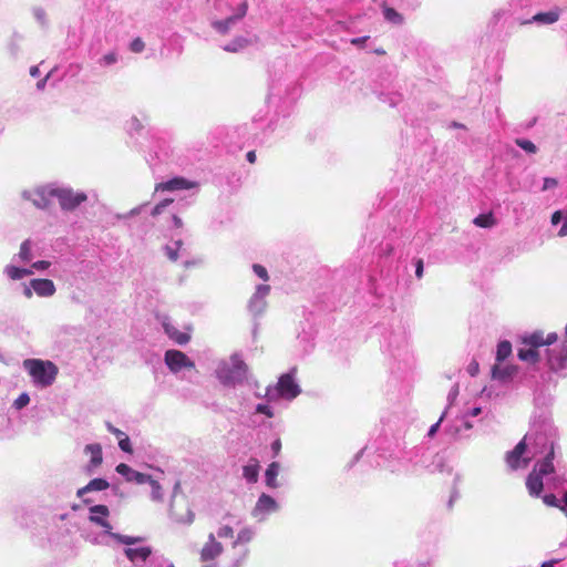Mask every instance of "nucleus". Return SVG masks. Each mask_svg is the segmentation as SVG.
<instances>
[{
	"instance_id": "f257e3e1",
	"label": "nucleus",
	"mask_w": 567,
	"mask_h": 567,
	"mask_svg": "<svg viewBox=\"0 0 567 567\" xmlns=\"http://www.w3.org/2000/svg\"><path fill=\"white\" fill-rule=\"evenodd\" d=\"M34 382L48 386L52 384L58 374V368L51 361H42L40 359H27L23 362Z\"/></svg>"
},
{
	"instance_id": "f03ea898",
	"label": "nucleus",
	"mask_w": 567,
	"mask_h": 567,
	"mask_svg": "<svg viewBox=\"0 0 567 567\" xmlns=\"http://www.w3.org/2000/svg\"><path fill=\"white\" fill-rule=\"evenodd\" d=\"M52 194L59 200L63 210H74L87 199L85 193L74 192L72 188H54Z\"/></svg>"
},
{
	"instance_id": "7ed1b4c3",
	"label": "nucleus",
	"mask_w": 567,
	"mask_h": 567,
	"mask_svg": "<svg viewBox=\"0 0 567 567\" xmlns=\"http://www.w3.org/2000/svg\"><path fill=\"white\" fill-rule=\"evenodd\" d=\"M115 470L120 475L124 476L127 482H135L137 484L148 483L152 486L154 493L158 494L161 485L157 481L153 480L151 475L137 472L125 463L118 464Z\"/></svg>"
},
{
	"instance_id": "20e7f679",
	"label": "nucleus",
	"mask_w": 567,
	"mask_h": 567,
	"mask_svg": "<svg viewBox=\"0 0 567 567\" xmlns=\"http://www.w3.org/2000/svg\"><path fill=\"white\" fill-rule=\"evenodd\" d=\"M527 450L526 436L519 441L516 446L506 453L505 462L508 467L513 471L518 470L519 467H526L529 464L530 458L523 457L524 453Z\"/></svg>"
},
{
	"instance_id": "39448f33",
	"label": "nucleus",
	"mask_w": 567,
	"mask_h": 567,
	"mask_svg": "<svg viewBox=\"0 0 567 567\" xmlns=\"http://www.w3.org/2000/svg\"><path fill=\"white\" fill-rule=\"evenodd\" d=\"M165 363L173 372H178L183 368H195V363L184 352L178 350H167L165 352Z\"/></svg>"
},
{
	"instance_id": "423d86ee",
	"label": "nucleus",
	"mask_w": 567,
	"mask_h": 567,
	"mask_svg": "<svg viewBox=\"0 0 567 567\" xmlns=\"http://www.w3.org/2000/svg\"><path fill=\"white\" fill-rule=\"evenodd\" d=\"M248 10V3L247 1H243L238 8L235 14L224 19V20H217L212 23L213 28L218 31L221 34H227L230 30V28L239 20H241L246 14Z\"/></svg>"
},
{
	"instance_id": "0eeeda50",
	"label": "nucleus",
	"mask_w": 567,
	"mask_h": 567,
	"mask_svg": "<svg viewBox=\"0 0 567 567\" xmlns=\"http://www.w3.org/2000/svg\"><path fill=\"white\" fill-rule=\"evenodd\" d=\"M557 333L550 332L547 336H544L543 331H534L533 333L523 337L522 343L538 349L543 346H550L557 341Z\"/></svg>"
},
{
	"instance_id": "6e6552de",
	"label": "nucleus",
	"mask_w": 567,
	"mask_h": 567,
	"mask_svg": "<svg viewBox=\"0 0 567 567\" xmlns=\"http://www.w3.org/2000/svg\"><path fill=\"white\" fill-rule=\"evenodd\" d=\"M277 391L280 396L289 400L295 399L300 393L298 384L289 373L282 374L279 378L277 383Z\"/></svg>"
},
{
	"instance_id": "1a4fd4ad",
	"label": "nucleus",
	"mask_w": 567,
	"mask_h": 567,
	"mask_svg": "<svg viewBox=\"0 0 567 567\" xmlns=\"http://www.w3.org/2000/svg\"><path fill=\"white\" fill-rule=\"evenodd\" d=\"M224 550L223 545L216 540L214 534L208 535L207 543L203 546L200 550V559L202 561H209L217 558Z\"/></svg>"
},
{
	"instance_id": "9d476101",
	"label": "nucleus",
	"mask_w": 567,
	"mask_h": 567,
	"mask_svg": "<svg viewBox=\"0 0 567 567\" xmlns=\"http://www.w3.org/2000/svg\"><path fill=\"white\" fill-rule=\"evenodd\" d=\"M197 186V183L189 182L184 177H175L171 181L158 183L155 186V190H178V189H190Z\"/></svg>"
},
{
	"instance_id": "9b49d317",
	"label": "nucleus",
	"mask_w": 567,
	"mask_h": 567,
	"mask_svg": "<svg viewBox=\"0 0 567 567\" xmlns=\"http://www.w3.org/2000/svg\"><path fill=\"white\" fill-rule=\"evenodd\" d=\"M90 522L105 528L111 529V524L106 520L110 515V511L106 505H94L90 508Z\"/></svg>"
},
{
	"instance_id": "f8f14e48",
	"label": "nucleus",
	"mask_w": 567,
	"mask_h": 567,
	"mask_svg": "<svg viewBox=\"0 0 567 567\" xmlns=\"http://www.w3.org/2000/svg\"><path fill=\"white\" fill-rule=\"evenodd\" d=\"M52 189L53 188L51 187H41L35 189L31 197L33 205L42 209L50 207V199L51 197H54L52 194Z\"/></svg>"
},
{
	"instance_id": "ddd939ff",
	"label": "nucleus",
	"mask_w": 567,
	"mask_h": 567,
	"mask_svg": "<svg viewBox=\"0 0 567 567\" xmlns=\"http://www.w3.org/2000/svg\"><path fill=\"white\" fill-rule=\"evenodd\" d=\"M517 371L518 369L516 365L509 364L501 367V363H495L492 367V379L504 382L511 380Z\"/></svg>"
},
{
	"instance_id": "4468645a",
	"label": "nucleus",
	"mask_w": 567,
	"mask_h": 567,
	"mask_svg": "<svg viewBox=\"0 0 567 567\" xmlns=\"http://www.w3.org/2000/svg\"><path fill=\"white\" fill-rule=\"evenodd\" d=\"M526 488L530 496L538 497L544 489L543 476L536 472L530 471L526 477Z\"/></svg>"
},
{
	"instance_id": "2eb2a0df",
	"label": "nucleus",
	"mask_w": 567,
	"mask_h": 567,
	"mask_svg": "<svg viewBox=\"0 0 567 567\" xmlns=\"http://www.w3.org/2000/svg\"><path fill=\"white\" fill-rule=\"evenodd\" d=\"M30 284L32 289L40 297H50L55 292V286L50 279H33Z\"/></svg>"
},
{
	"instance_id": "dca6fc26",
	"label": "nucleus",
	"mask_w": 567,
	"mask_h": 567,
	"mask_svg": "<svg viewBox=\"0 0 567 567\" xmlns=\"http://www.w3.org/2000/svg\"><path fill=\"white\" fill-rule=\"evenodd\" d=\"M85 453L90 454V465L87 467L89 472H91L92 468H96L100 466L103 462V454H102V446L97 443L94 444H87L85 446Z\"/></svg>"
},
{
	"instance_id": "f3484780",
	"label": "nucleus",
	"mask_w": 567,
	"mask_h": 567,
	"mask_svg": "<svg viewBox=\"0 0 567 567\" xmlns=\"http://www.w3.org/2000/svg\"><path fill=\"white\" fill-rule=\"evenodd\" d=\"M110 487V484L104 478H93L85 486L81 487L76 492L78 497H83L89 492L104 491Z\"/></svg>"
},
{
	"instance_id": "a211bd4d",
	"label": "nucleus",
	"mask_w": 567,
	"mask_h": 567,
	"mask_svg": "<svg viewBox=\"0 0 567 567\" xmlns=\"http://www.w3.org/2000/svg\"><path fill=\"white\" fill-rule=\"evenodd\" d=\"M164 330L166 334L177 344H186L190 340V336L187 332L179 331L176 327L171 323H164Z\"/></svg>"
},
{
	"instance_id": "6ab92c4d",
	"label": "nucleus",
	"mask_w": 567,
	"mask_h": 567,
	"mask_svg": "<svg viewBox=\"0 0 567 567\" xmlns=\"http://www.w3.org/2000/svg\"><path fill=\"white\" fill-rule=\"evenodd\" d=\"M260 465L257 458L251 457L249 463L243 467V476L249 483H256L259 477Z\"/></svg>"
},
{
	"instance_id": "aec40b11",
	"label": "nucleus",
	"mask_w": 567,
	"mask_h": 567,
	"mask_svg": "<svg viewBox=\"0 0 567 567\" xmlns=\"http://www.w3.org/2000/svg\"><path fill=\"white\" fill-rule=\"evenodd\" d=\"M559 19V10H551L548 12H539L536 13L527 23L529 22H538V23H545V24H551L558 21Z\"/></svg>"
},
{
	"instance_id": "412c9836",
	"label": "nucleus",
	"mask_w": 567,
	"mask_h": 567,
	"mask_svg": "<svg viewBox=\"0 0 567 567\" xmlns=\"http://www.w3.org/2000/svg\"><path fill=\"white\" fill-rule=\"evenodd\" d=\"M150 547H140V548H126L125 555L131 561H145L151 555Z\"/></svg>"
},
{
	"instance_id": "4be33fe9",
	"label": "nucleus",
	"mask_w": 567,
	"mask_h": 567,
	"mask_svg": "<svg viewBox=\"0 0 567 567\" xmlns=\"http://www.w3.org/2000/svg\"><path fill=\"white\" fill-rule=\"evenodd\" d=\"M279 473V464L277 462H272L268 465L265 477H266V484L268 487L275 488L278 486L277 483V476Z\"/></svg>"
},
{
	"instance_id": "5701e85b",
	"label": "nucleus",
	"mask_w": 567,
	"mask_h": 567,
	"mask_svg": "<svg viewBox=\"0 0 567 567\" xmlns=\"http://www.w3.org/2000/svg\"><path fill=\"white\" fill-rule=\"evenodd\" d=\"M517 357L522 361L530 362L533 364L537 363L540 360L539 352L536 348L528 349H519L517 352Z\"/></svg>"
},
{
	"instance_id": "b1692460",
	"label": "nucleus",
	"mask_w": 567,
	"mask_h": 567,
	"mask_svg": "<svg viewBox=\"0 0 567 567\" xmlns=\"http://www.w3.org/2000/svg\"><path fill=\"white\" fill-rule=\"evenodd\" d=\"M532 471L536 472L538 475L543 477L553 474L555 472L554 462H550L549 460L538 461L536 462Z\"/></svg>"
},
{
	"instance_id": "393cba45",
	"label": "nucleus",
	"mask_w": 567,
	"mask_h": 567,
	"mask_svg": "<svg viewBox=\"0 0 567 567\" xmlns=\"http://www.w3.org/2000/svg\"><path fill=\"white\" fill-rule=\"evenodd\" d=\"M474 225L481 228H491L496 225V219L493 213L480 214L473 220Z\"/></svg>"
},
{
	"instance_id": "a878e982",
	"label": "nucleus",
	"mask_w": 567,
	"mask_h": 567,
	"mask_svg": "<svg viewBox=\"0 0 567 567\" xmlns=\"http://www.w3.org/2000/svg\"><path fill=\"white\" fill-rule=\"evenodd\" d=\"M512 353V344L509 341L504 340L497 344L496 350V363H502L506 360Z\"/></svg>"
},
{
	"instance_id": "bb28decb",
	"label": "nucleus",
	"mask_w": 567,
	"mask_h": 567,
	"mask_svg": "<svg viewBox=\"0 0 567 567\" xmlns=\"http://www.w3.org/2000/svg\"><path fill=\"white\" fill-rule=\"evenodd\" d=\"M276 507H277V504H276L275 499L267 494H261L256 504V509H259V511L270 512V511H275Z\"/></svg>"
},
{
	"instance_id": "cd10ccee",
	"label": "nucleus",
	"mask_w": 567,
	"mask_h": 567,
	"mask_svg": "<svg viewBox=\"0 0 567 567\" xmlns=\"http://www.w3.org/2000/svg\"><path fill=\"white\" fill-rule=\"evenodd\" d=\"M383 16L384 19L393 24H402L404 18L401 13H399L395 9L383 4Z\"/></svg>"
},
{
	"instance_id": "c85d7f7f",
	"label": "nucleus",
	"mask_w": 567,
	"mask_h": 567,
	"mask_svg": "<svg viewBox=\"0 0 567 567\" xmlns=\"http://www.w3.org/2000/svg\"><path fill=\"white\" fill-rule=\"evenodd\" d=\"M249 44V40L244 37L235 38L230 43L224 47V50L227 52H238L239 50L246 48Z\"/></svg>"
},
{
	"instance_id": "c756f323",
	"label": "nucleus",
	"mask_w": 567,
	"mask_h": 567,
	"mask_svg": "<svg viewBox=\"0 0 567 567\" xmlns=\"http://www.w3.org/2000/svg\"><path fill=\"white\" fill-rule=\"evenodd\" d=\"M6 271L7 275L13 280L21 279L32 274V271L29 269L18 268L14 266H8Z\"/></svg>"
},
{
	"instance_id": "7c9ffc66",
	"label": "nucleus",
	"mask_w": 567,
	"mask_h": 567,
	"mask_svg": "<svg viewBox=\"0 0 567 567\" xmlns=\"http://www.w3.org/2000/svg\"><path fill=\"white\" fill-rule=\"evenodd\" d=\"M19 257L23 261L31 260V243L29 239L24 240L20 246Z\"/></svg>"
},
{
	"instance_id": "2f4dec72",
	"label": "nucleus",
	"mask_w": 567,
	"mask_h": 567,
	"mask_svg": "<svg viewBox=\"0 0 567 567\" xmlns=\"http://www.w3.org/2000/svg\"><path fill=\"white\" fill-rule=\"evenodd\" d=\"M516 144L527 153L534 154L537 151L536 145L529 140L518 138L516 140Z\"/></svg>"
},
{
	"instance_id": "473e14b6",
	"label": "nucleus",
	"mask_w": 567,
	"mask_h": 567,
	"mask_svg": "<svg viewBox=\"0 0 567 567\" xmlns=\"http://www.w3.org/2000/svg\"><path fill=\"white\" fill-rule=\"evenodd\" d=\"M543 502H544L547 506L558 507L561 512H565V506H563V505H560V504H559L558 498H557L554 494H546V495L543 497Z\"/></svg>"
},
{
	"instance_id": "72a5a7b5",
	"label": "nucleus",
	"mask_w": 567,
	"mask_h": 567,
	"mask_svg": "<svg viewBox=\"0 0 567 567\" xmlns=\"http://www.w3.org/2000/svg\"><path fill=\"white\" fill-rule=\"evenodd\" d=\"M172 203H173L172 198H166V199L162 200L161 203L155 205V207L153 208L152 216L156 217V216L161 215L164 212V209Z\"/></svg>"
},
{
	"instance_id": "f704fd0d",
	"label": "nucleus",
	"mask_w": 567,
	"mask_h": 567,
	"mask_svg": "<svg viewBox=\"0 0 567 567\" xmlns=\"http://www.w3.org/2000/svg\"><path fill=\"white\" fill-rule=\"evenodd\" d=\"M269 292H270V286L259 285L256 288L252 299H258V298L262 299V298L267 297L269 295Z\"/></svg>"
},
{
	"instance_id": "c9c22d12",
	"label": "nucleus",
	"mask_w": 567,
	"mask_h": 567,
	"mask_svg": "<svg viewBox=\"0 0 567 567\" xmlns=\"http://www.w3.org/2000/svg\"><path fill=\"white\" fill-rule=\"evenodd\" d=\"M252 270L264 281H267L269 279L268 271H267V269L264 266H261L259 264H255L252 266Z\"/></svg>"
},
{
	"instance_id": "e433bc0d",
	"label": "nucleus",
	"mask_w": 567,
	"mask_h": 567,
	"mask_svg": "<svg viewBox=\"0 0 567 567\" xmlns=\"http://www.w3.org/2000/svg\"><path fill=\"white\" fill-rule=\"evenodd\" d=\"M130 49L135 53H140L145 49V43L141 38H136L131 42Z\"/></svg>"
},
{
	"instance_id": "4c0bfd02",
	"label": "nucleus",
	"mask_w": 567,
	"mask_h": 567,
	"mask_svg": "<svg viewBox=\"0 0 567 567\" xmlns=\"http://www.w3.org/2000/svg\"><path fill=\"white\" fill-rule=\"evenodd\" d=\"M30 402V398L27 393L20 394L17 400L14 401V406L20 410L24 406H27Z\"/></svg>"
},
{
	"instance_id": "58836bf2",
	"label": "nucleus",
	"mask_w": 567,
	"mask_h": 567,
	"mask_svg": "<svg viewBox=\"0 0 567 567\" xmlns=\"http://www.w3.org/2000/svg\"><path fill=\"white\" fill-rule=\"evenodd\" d=\"M251 539V530L250 529H243L238 533L237 539L234 543V546H236L238 543L241 542H249Z\"/></svg>"
},
{
	"instance_id": "ea45409f",
	"label": "nucleus",
	"mask_w": 567,
	"mask_h": 567,
	"mask_svg": "<svg viewBox=\"0 0 567 567\" xmlns=\"http://www.w3.org/2000/svg\"><path fill=\"white\" fill-rule=\"evenodd\" d=\"M218 537L220 538H233L234 537V529L233 527L225 525L219 528L217 533Z\"/></svg>"
},
{
	"instance_id": "a19ab883",
	"label": "nucleus",
	"mask_w": 567,
	"mask_h": 567,
	"mask_svg": "<svg viewBox=\"0 0 567 567\" xmlns=\"http://www.w3.org/2000/svg\"><path fill=\"white\" fill-rule=\"evenodd\" d=\"M118 446L122 451L126 453H132V445L130 442V437L127 435H124V437H121L118 440Z\"/></svg>"
},
{
	"instance_id": "79ce46f5",
	"label": "nucleus",
	"mask_w": 567,
	"mask_h": 567,
	"mask_svg": "<svg viewBox=\"0 0 567 567\" xmlns=\"http://www.w3.org/2000/svg\"><path fill=\"white\" fill-rule=\"evenodd\" d=\"M117 61V55L114 52H110L101 59V63L104 65L114 64Z\"/></svg>"
},
{
	"instance_id": "37998d69",
	"label": "nucleus",
	"mask_w": 567,
	"mask_h": 567,
	"mask_svg": "<svg viewBox=\"0 0 567 567\" xmlns=\"http://www.w3.org/2000/svg\"><path fill=\"white\" fill-rule=\"evenodd\" d=\"M117 539L125 545H132L140 540V538L127 536V535H117Z\"/></svg>"
},
{
	"instance_id": "c03bdc74",
	"label": "nucleus",
	"mask_w": 567,
	"mask_h": 567,
	"mask_svg": "<svg viewBox=\"0 0 567 567\" xmlns=\"http://www.w3.org/2000/svg\"><path fill=\"white\" fill-rule=\"evenodd\" d=\"M165 251L169 260L176 261L178 259V248L174 249L169 246H166Z\"/></svg>"
},
{
	"instance_id": "a18cd8bd",
	"label": "nucleus",
	"mask_w": 567,
	"mask_h": 567,
	"mask_svg": "<svg viewBox=\"0 0 567 567\" xmlns=\"http://www.w3.org/2000/svg\"><path fill=\"white\" fill-rule=\"evenodd\" d=\"M256 411L258 413H262V414L267 415L268 417H272L274 416V413H272L270 406H268L266 404H258L257 408H256Z\"/></svg>"
},
{
	"instance_id": "49530a36",
	"label": "nucleus",
	"mask_w": 567,
	"mask_h": 567,
	"mask_svg": "<svg viewBox=\"0 0 567 567\" xmlns=\"http://www.w3.org/2000/svg\"><path fill=\"white\" fill-rule=\"evenodd\" d=\"M234 370L238 373L239 379H243L246 374L247 367L244 362H238L235 364Z\"/></svg>"
},
{
	"instance_id": "de8ad7c7",
	"label": "nucleus",
	"mask_w": 567,
	"mask_h": 567,
	"mask_svg": "<svg viewBox=\"0 0 567 567\" xmlns=\"http://www.w3.org/2000/svg\"><path fill=\"white\" fill-rule=\"evenodd\" d=\"M480 371V364L476 360H473L468 367H467V372L472 375V377H475Z\"/></svg>"
},
{
	"instance_id": "09e8293b",
	"label": "nucleus",
	"mask_w": 567,
	"mask_h": 567,
	"mask_svg": "<svg viewBox=\"0 0 567 567\" xmlns=\"http://www.w3.org/2000/svg\"><path fill=\"white\" fill-rule=\"evenodd\" d=\"M557 184H558L557 179L551 178V177H546L544 179L543 190L554 188L557 186Z\"/></svg>"
},
{
	"instance_id": "8fccbe9b",
	"label": "nucleus",
	"mask_w": 567,
	"mask_h": 567,
	"mask_svg": "<svg viewBox=\"0 0 567 567\" xmlns=\"http://www.w3.org/2000/svg\"><path fill=\"white\" fill-rule=\"evenodd\" d=\"M49 267H50V262L47 260H39L32 265V268L38 269V270H44V269H48Z\"/></svg>"
},
{
	"instance_id": "3c124183",
	"label": "nucleus",
	"mask_w": 567,
	"mask_h": 567,
	"mask_svg": "<svg viewBox=\"0 0 567 567\" xmlns=\"http://www.w3.org/2000/svg\"><path fill=\"white\" fill-rule=\"evenodd\" d=\"M423 267H424L423 260L417 259L416 264H415V275L419 279L422 278V276H423Z\"/></svg>"
},
{
	"instance_id": "603ef678",
	"label": "nucleus",
	"mask_w": 567,
	"mask_h": 567,
	"mask_svg": "<svg viewBox=\"0 0 567 567\" xmlns=\"http://www.w3.org/2000/svg\"><path fill=\"white\" fill-rule=\"evenodd\" d=\"M442 421H443V415L439 419V421H437L436 423H434V424L430 427L429 433H427V435H429L430 437H433V436L435 435V433L437 432V430H439L440 424H441V422H442Z\"/></svg>"
},
{
	"instance_id": "864d4df0",
	"label": "nucleus",
	"mask_w": 567,
	"mask_h": 567,
	"mask_svg": "<svg viewBox=\"0 0 567 567\" xmlns=\"http://www.w3.org/2000/svg\"><path fill=\"white\" fill-rule=\"evenodd\" d=\"M107 430L113 433L118 440L121 437H124V435H126L124 432H122L121 430L114 427L112 424H107Z\"/></svg>"
},
{
	"instance_id": "5fc2aeb1",
	"label": "nucleus",
	"mask_w": 567,
	"mask_h": 567,
	"mask_svg": "<svg viewBox=\"0 0 567 567\" xmlns=\"http://www.w3.org/2000/svg\"><path fill=\"white\" fill-rule=\"evenodd\" d=\"M561 220V212L557 210L551 215V224L557 225Z\"/></svg>"
},
{
	"instance_id": "6e6d98bb",
	"label": "nucleus",
	"mask_w": 567,
	"mask_h": 567,
	"mask_svg": "<svg viewBox=\"0 0 567 567\" xmlns=\"http://www.w3.org/2000/svg\"><path fill=\"white\" fill-rule=\"evenodd\" d=\"M271 449H272L275 455H278L280 450H281V442H280V440H276L275 442H272Z\"/></svg>"
},
{
	"instance_id": "4d7b16f0",
	"label": "nucleus",
	"mask_w": 567,
	"mask_h": 567,
	"mask_svg": "<svg viewBox=\"0 0 567 567\" xmlns=\"http://www.w3.org/2000/svg\"><path fill=\"white\" fill-rule=\"evenodd\" d=\"M369 37L354 38L351 40V44L353 45H363Z\"/></svg>"
},
{
	"instance_id": "13d9d810",
	"label": "nucleus",
	"mask_w": 567,
	"mask_h": 567,
	"mask_svg": "<svg viewBox=\"0 0 567 567\" xmlns=\"http://www.w3.org/2000/svg\"><path fill=\"white\" fill-rule=\"evenodd\" d=\"M246 158L247 161L250 163V164H255L256 163V159H257V156H256V152L255 151H249L246 155Z\"/></svg>"
},
{
	"instance_id": "bf43d9fd",
	"label": "nucleus",
	"mask_w": 567,
	"mask_h": 567,
	"mask_svg": "<svg viewBox=\"0 0 567 567\" xmlns=\"http://www.w3.org/2000/svg\"><path fill=\"white\" fill-rule=\"evenodd\" d=\"M172 219H173L174 226L176 228H182L183 227V221H182V219L177 215H173Z\"/></svg>"
},
{
	"instance_id": "052dcab7",
	"label": "nucleus",
	"mask_w": 567,
	"mask_h": 567,
	"mask_svg": "<svg viewBox=\"0 0 567 567\" xmlns=\"http://www.w3.org/2000/svg\"><path fill=\"white\" fill-rule=\"evenodd\" d=\"M554 457H555V451H554V444H551L550 450L544 460H549L550 462H553Z\"/></svg>"
},
{
	"instance_id": "680f3d73",
	"label": "nucleus",
	"mask_w": 567,
	"mask_h": 567,
	"mask_svg": "<svg viewBox=\"0 0 567 567\" xmlns=\"http://www.w3.org/2000/svg\"><path fill=\"white\" fill-rule=\"evenodd\" d=\"M558 235L561 237L567 235V219L565 220L563 227L559 229Z\"/></svg>"
},
{
	"instance_id": "e2e57ef3",
	"label": "nucleus",
	"mask_w": 567,
	"mask_h": 567,
	"mask_svg": "<svg viewBox=\"0 0 567 567\" xmlns=\"http://www.w3.org/2000/svg\"><path fill=\"white\" fill-rule=\"evenodd\" d=\"M30 74H31V76H33V78H34V76H38V75L40 74L39 68H38V66H32V68L30 69Z\"/></svg>"
},
{
	"instance_id": "0e129e2a",
	"label": "nucleus",
	"mask_w": 567,
	"mask_h": 567,
	"mask_svg": "<svg viewBox=\"0 0 567 567\" xmlns=\"http://www.w3.org/2000/svg\"><path fill=\"white\" fill-rule=\"evenodd\" d=\"M556 560H548L542 564V567H554Z\"/></svg>"
},
{
	"instance_id": "69168bd1",
	"label": "nucleus",
	"mask_w": 567,
	"mask_h": 567,
	"mask_svg": "<svg viewBox=\"0 0 567 567\" xmlns=\"http://www.w3.org/2000/svg\"><path fill=\"white\" fill-rule=\"evenodd\" d=\"M480 413H481V409H480V408H474V409L471 411V415H472V416H477Z\"/></svg>"
},
{
	"instance_id": "338daca9",
	"label": "nucleus",
	"mask_w": 567,
	"mask_h": 567,
	"mask_svg": "<svg viewBox=\"0 0 567 567\" xmlns=\"http://www.w3.org/2000/svg\"><path fill=\"white\" fill-rule=\"evenodd\" d=\"M564 503H565V505H564V506L566 507V506H567V492H566V493H565V495H564Z\"/></svg>"
},
{
	"instance_id": "774afa93",
	"label": "nucleus",
	"mask_w": 567,
	"mask_h": 567,
	"mask_svg": "<svg viewBox=\"0 0 567 567\" xmlns=\"http://www.w3.org/2000/svg\"><path fill=\"white\" fill-rule=\"evenodd\" d=\"M25 295H27V297H31V295H32L31 290L30 289H25Z\"/></svg>"
}]
</instances>
